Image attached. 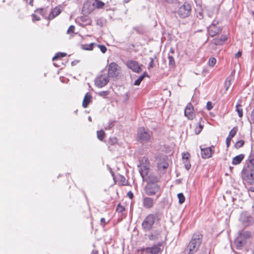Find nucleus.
<instances>
[{"mask_svg":"<svg viewBox=\"0 0 254 254\" xmlns=\"http://www.w3.org/2000/svg\"><path fill=\"white\" fill-rule=\"evenodd\" d=\"M202 235L199 232L194 234L184 251L185 254H194L201 243Z\"/></svg>","mask_w":254,"mask_h":254,"instance_id":"1","label":"nucleus"},{"mask_svg":"<svg viewBox=\"0 0 254 254\" xmlns=\"http://www.w3.org/2000/svg\"><path fill=\"white\" fill-rule=\"evenodd\" d=\"M156 219L159 220L160 218L157 214H149L147 215L143 220L141 227L144 231H149L152 229Z\"/></svg>","mask_w":254,"mask_h":254,"instance_id":"2","label":"nucleus"},{"mask_svg":"<svg viewBox=\"0 0 254 254\" xmlns=\"http://www.w3.org/2000/svg\"><path fill=\"white\" fill-rule=\"evenodd\" d=\"M242 178L250 184L254 183V168L247 164L242 171Z\"/></svg>","mask_w":254,"mask_h":254,"instance_id":"3","label":"nucleus"},{"mask_svg":"<svg viewBox=\"0 0 254 254\" xmlns=\"http://www.w3.org/2000/svg\"><path fill=\"white\" fill-rule=\"evenodd\" d=\"M152 132L144 127H140L137 130V139L141 142H146L151 138Z\"/></svg>","mask_w":254,"mask_h":254,"instance_id":"4","label":"nucleus"},{"mask_svg":"<svg viewBox=\"0 0 254 254\" xmlns=\"http://www.w3.org/2000/svg\"><path fill=\"white\" fill-rule=\"evenodd\" d=\"M121 71L120 66L116 63L112 62L108 65V76L111 77H116L119 75Z\"/></svg>","mask_w":254,"mask_h":254,"instance_id":"5","label":"nucleus"},{"mask_svg":"<svg viewBox=\"0 0 254 254\" xmlns=\"http://www.w3.org/2000/svg\"><path fill=\"white\" fill-rule=\"evenodd\" d=\"M191 11V6L188 2H185L184 4L181 6L178 11V15L181 18H186L189 16Z\"/></svg>","mask_w":254,"mask_h":254,"instance_id":"6","label":"nucleus"},{"mask_svg":"<svg viewBox=\"0 0 254 254\" xmlns=\"http://www.w3.org/2000/svg\"><path fill=\"white\" fill-rule=\"evenodd\" d=\"M205 121L203 118H200L191 126V127L195 134L198 135L201 132L205 126Z\"/></svg>","mask_w":254,"mask_h":254,"instance_id":"7","label":"nucleus"},{"mask_svg":"<svg viewBox=\"0 0 254 254\" xmlns=\"http://www.w3.org/2000/svg\"><path fill=\"white\" fill-rule=\"evenodd\" d=\"M160 186L154 183H148L145 188V193L148 195H154L159 191Z\"/></svg>","mask_w":254,"mask_h":254,"instance_id":"8","label":"nucleus"},{"mask_svg":"<svg viewBox=\"0 0 254 254\" xmlns=\"http://www.w3.org/2000/svg\"><path fill=\"white\" fill-rule=\"evenodd\" d=\"M184 114L189 120H193L196 116L194 108L191 103L187 104L184 111Z\"/></svg>","mask_w":254,"mask_h":254,"instance_id":"9","label":"nucleus"},{"mask_svg":"<svg viewBox=\"0 0 254 254\" xmlns=\"http://www.w3.org/2000/svg\"><path fill=\"white\" fill-rule=\"evenodd\" d=\"M109 76L106 75H101L98 76L95 81L96 86L101 88L105 86L109 82Z\"/></svg>","mask_w":254,"mask_h":254,"instance_id":"10","label":"nucleus"},{"mask_svg":"<svg viewBox=\"0 0 254 254\" xmlns=\"http://www.w3.org/2000/svg\"><path fill=\"white\" fill-rule=\"evenodd\" d=\"M163 248L162 243H159L152 247L147 248L146 251L151 254H160L163 251Z\"/></svg>","mask_w":254,"mask_h":254,"instance_id":"11","label":"nucleus"},{"mask_svg":"<svg viewBox=\"0 0 254 254\" xmlns=\"http://www.w3.org/2000/svg\"><path fill=\"white\" fill-rule=\"evenodd\" d=\"M201 150V156L203 159L209 158L212 156L214 152V146L212 145L209 147L201 148L200 147Z\"/></svg>","mask_w":254,"mask_h":254,"instance_id":"12","label":"nucleus"},{"mask_svg":"<svg viewBox=\"0 0 254 254\" xmlns=\"http://www.w3.org/2000/svg\"><path fill=\"white\" fill-rule=\"evenodd\" d=\"M126 64L129 68L134 72L139 73L141 71V66L136 61L129 60L127 62Z\"/></svg>","mask_w":254,"mask_h":254,"instance_id":"13","label":"nucleus"},{"mask_svg":"<svg viewBox=\"0 0 254 254\" xmlns=\"http://www.w3.org/2000/svg\"><path fill=\"white\" fill-rule=\"evenodd\" d=\"M183 162L185 165V168L189 170L191 167V164L190 162V155L188 152H183L182 154Z\"/></svg>","mask_w":254,"mask_h":254,"instance_id":"14","label":"nucleus"},{"mask_svg":"<svg viewBox=\"0 0 254 254\" xmlns=\"http://www.w3.org/2000/svg\"><path fill=\"white\" fill-rule=\"evenodd\" d=\"M220 31V27L216 24H212L208 27V32L211 37L216 35Z\"/></svg>","mask_w":254,"mask_h":254,"instance_id":"15","label":"nucleus"},{"mask_svg":"<svg viewBox=\"0 0 254 254\" xmlns=\"http://www.w3.org/2000/svg\"><path fill=\"white\" fill-rule=\"evenodd\" d=\"M143 206L146 209H150L153 207L154 204V201L153 198L149 197H145L142 201Z\"/></svg>","mask_w":254,"mask_h":254,"instance_id":"16","label":"nucleus"},{"mask_svg":"<svg viewBox=\"0 0 254 254\" xmlns=\"http://www.w3.org/2000/svg\"><path fill=\"white\" fill-rule=\"evenodd\" d=\"M66 54L65 53L59 52L56 54V55L53 58L52 60L54 62V65L56 67H60L61 65L57 63V61H61V59L65 57Z\"/></svg>","mask_w":254,"mask_h":254,"instance_id":"17","label":"nucleus"},{"mask_svg":"<svg viewBox=\"0 0 254 254\" xmlns=\"http://www.w3.org/2000/svg\"><path fill=\"white\" fill-rule=\"evenodd\" d=\"M61 11L62 10L60 6H56L50 12L48 16V19L49 20L54 19L55 17L58 16L61 13Z\"/></svg>","mask_w":254,"mask_h":254,"instance_id":"18","label":"nucleus"},{"mask_svg":"<svg viewBox=\"0 0 254 254\" xmlns=\"http://www.w3.org/2000/svg\"><path fill=\"white\" fill-rule=\"evenodd\" d=\"M169 166V164L166 159L162 158L160 159L157 164V167L159 170H165Z\"/></svg>","mask_w":254,"mask_h":254,"instance_id":"19","label":"nucleus"},{"mask_svg":"<svg viewBox=\"0 0 254 254\" xmlns=\"http://www.w3.org/2000/svg\"><path fill=\"white\" fill-rule=\"evenodd\" d=\"M92 97L89 93H87L84 96L82 102V106L83 108H87L89 104L92 102Z\"/></svg>","mask_w":254,"mask_h":254,"instance_id":"20","label":"nucleus"},{"mask_svg":"<svg viewBox=\"0 0 254 254\" xmlns=\"http://www.w3.org/2000/svg\"><path fill=\"white\" fill-rule=\"evenodd\" d=\"M161 238V232L158 230L154 231L149 236V239L151 241H156Z\"/></svg>","mask_w":254,"mask_h":254,"instance_id":"21","label":"nucleus"},{"mask_svg":"<svg viewBox=\"0 0 254 254\" xmlns=\"http://www.w3.org/2000/svg\"><path fill=\"white\" fill-rule=\"evenodd\" d=\"M79 19L83 23V26L92 25V21L91 18L87 15L81 16Z\"/></svg>","mask_w":254,"mask_h":254,"instance_id":"22","label":"nucleus"},{"mask_svg":"<svg viewBox=\"0 0 254 254\" xmlns=\"http://www.w3.org/2000/svg\"><path fill=\"white\" fill-rule=\"evenodd\" d=\"M116 183L119 186H125L127 184V181L126 179L122 175H119L117 177L115 181Z\"/></svg>","mask_w":254,"mask_h":254,"instance_id":"23","label":"nucleus"},{"mask_svg":"<svg viewBox=\"0 0 254 254\" xmlns=\"http://www.w3.org/2000/svg\"><path fill=\"white\" fill-rule=\"evenodd\" d=\"M245 155L244 154H239L233 158L232 163L234 165H238L241 163Z\"/></svg>","mask_w":254,"mask_h":254,"instance_id":"24","label":"nucleus"},{"mask_svg":"<svg viewBox=\"0 0 254 254\" xmlns=\"http://www.w3.org/2000/svg\"><path fill=\"white\" fill-rule=\"evenodd\" d=\"M227 40V37L225 36H221L220 38H215L213 39V43L216 45H221L224 44L225 41Z\"/></svg>","mask_w":254,"mask_h":254,"instance_id":"25","label":"nucleus"},{"mask_svg":"<svg viewBox=\"0 0 254 254\" xmlns=\"http://www.w3.org/2000/svg\"><path fill=\"white\" fill-rule=\"evenodd\" d=\"M116 211L119 213H121V215L122 216H126V208L124 205H122L121 203H119L117 205L116 208Z\"/></svg>","mask_w":254,"mask_h":254,"instance_id":"26","label":"nucleus"},{"mask_svg":"<svg viewBox=\"0 0 254 254\" xmlns=\"http://www.w3.org/2000/svg\"><path fill=\"white\" fill-rule=\"evenodd\" d=\"M96 45L95 43H92L90 44H82L81 48L82 50L87 51H91L93 49L94 46Z\"/></svg>","mask_w":254,"mask_h":254,"instance_id":"27","label":"nucleus"},{"mask_svg":"<svg viewBox=\"0 0 254 254\" xmlns=\"http://www.w3.org/2000/svg\"><path fill=\"white\" fill-rule=\"evenodd\" d=\"M242 107L241 101H238L236 105V111L237 112L240 118H242L243 116V112Z\"/></svg>","mask_w":254,"mask_h":254,"instance_id":"28","label":"nucleus"},{"mask_svg":"<svg viewBox=\"0 0 254 254\" xmlns=\"http://www.w3.org/2000/svg\"><path fill=\"white\" fill-rule=\"evenodd\" d=\"M92 5L95 8L100 9L102 8L105 5V3L100 0H94V2L93 3Z\"/></svg>","mask_w":254,"mask_h":254,"instance_id":"29","label":"nucleus"},{"mask_svg":"<svg viewBox=\"0 0 254 254\" xmlns=\"http://www.w3.org/2000/svg\"><path fill=\"white\" fill-rule=\"evenodd\" d=\"M241 236L243 239L247 240L252 237V234L250 231H245L243 232Z\"/></svg>","mask_w":254,"mask_h":254,"instance_id":"30","label":"nucleus"},{"mask_svg":"<svg viewBox=\"0 0 254 254\" xmlns=\"http://www.w3.org/2000/svg\"><path fill=\"white\" fill-rule=\"evenodd\" d=\"M97 135L98 138L102 141L105 136V132L103 130H100L97 131Z\"/></svg>","mask_w":254,"mask_h":254,"instance_id":"31","label":"nucleus"},{"mask_svg":"<svg viewBox=\"0 0 254 254\" xmlns=\"http://www.w3.org/2000/svg\"><path fill=\"white\" fill-rule=\"evenodd\" d=\"M149 168L146 166H141L140 173L141 175L143 177V176L146 175L148 174Z\"/></svg>","mask_w":254,"mask_h":254,"instance_id":"32","label":"nucleus"},{"mask_svg":"<svg viewBox=\"0 0 254 254\" xmlns=\"http://www.w3.org/2000/svg\"><path fill=\"white\" fill-rule=\"evenodd\" d=\"M238 131V127H234L229 132L228 137L230 138H233L237 133Z\"/></svg>","mask_w":254,"mask_h":254,"instance_id":"33","label":"nucleus"},{"mask_svg":"<svg viewBox=\"0 0 254 254\" xmlns=\"http://www.w3.org/2000/svg\"><path fill=\"white\" fill-rule=\"evenodd\" d=\"M178 198L179 199V202L180 204H182L185 201V197L183 193H179L177 195Z\"/></svg>","mask_w":254,"mask_h":254,"instance_id":"34","label":"nucleus"},{"mask_svg":"<svg viewBox=\"0 0 254 254\" xmlns=\"http://www.w3.org/2000/svg\"><path fill=\"white\" fill-rule=\"evenodd\" d=\"M168 59H169V64L170 65L172 66L173 67L175 66V61L174 60V58L173 57L171 56H168Z\"/></svg>","mask_w":254,"mask_h":254,"instance_id":"35","label":"nucleus"},{"mask_svg":"<svg viewBox=\"0 0 254 254\" xmlns=\"http://www.w3.org/2000/svg\"><path fill=\"white\" fill-rule=\"evenodd\" d=\"M216 63V60L214 58H211L208 61V65L210 66L213 67Z\"/></svg>","mask_w":254,"mask_h":254,"instance_id":"36","label":"nucleus"},{"mask_svg":"<svg viewBox=\"0 0 254 254\" xmlns=\"http://www.w3.org/2000/svg\"><path fill=\"white\" fill-rule=\"evenodd\" d=\"M231 84V79L227 78L225 82V87L226 90H227Z\"/></svg>","mask_w":254,"mask_h":254,"instance_id":"37","label":"nucleus"},{"mask_svg":"<svg viewBox=\"0 0 254 254\" xmlns=\"http://www.w3.org/2000/svg\"><path fill=\"white\" fill-rule=\"evenodd\" d=\"M75 26L73 25H70L67 30V34H72L74 33L75 31Z\"/></svg>","mask_w":254,"mask_h":254,"instance_id":"38","label":"nucleus"},{"mask_svg":"<svg viewBox=\"0 0 254 254\" xmlns=\"http://www.w3.org/2000/svg\"><path fill=\"white\" fill-rule=\"evenodd\" d=\"M244 141L243 140H240L237 141L235 144V146L236 148H239L243 146Z\"/></svg>","mask_w":254,"mask_h":254,"instance_id":"39","label":"nucleus"},{"mask_svg":"<svg viewBox=\"0 0 254 254\" xmlns=\"http://www.w3.org/2000/svg\"><path fill=\"white\" fill-rule=\"evenodd\" d=\"M144 76H145L144 75L140 76L139 78L135 81L134 84L135 85H139L141 81L144 79Z\"/></svg>","mask_w":254,"mask_h":254,"instance_id":"40","label":"nucleus"},{"mask_svg":"<svg viewBox=\"0 0 254 254\" xmlns=\"http://www.w3.org/2000/svg\"><path fill=\"white\" fill-rule=\"evenodd\" d=\"M96 46H97L100 49L103 53H105L106 52L107 48L104 45H96Z\"/></svg>","mask_w":254,"mask_h":254,"instance_id":"41","label":"nucleus"},{"mask_svg":"<svg viewBox=\"0 0 254 254\" xmlns=\"http://www.w3.org/2000/svg\"><path fill=\"white\" fill-rule=\"evenodd\" d=\"M159 181V179L158 178L156 177H152L150 179H149V181H150V183H154V182H158Z\"/></svg>","mask_w":254,"mask_h":254,"instance_id":"42","label":"nucleus"},{"mask_svg":"<svg viewBox=\"0 0 254 254\" xmlns=\"http://www.w3.org/2000/svg\"><path fill=\"white\" fill-rule=\"evenodd\" d=\"M247 164L252 166V167L254 168V158L250 159Z\"/></svg>","mask_w":254,"mask_h":254,"instance_id":"43","label":"nucleus"},{"mask_svg":"<svg viewBox=\"0 0 254 254\" xmlns=\"http://www.w3.org/2000/svg\"><path fill=\"white\" fill-rule=\"evenodd\" d=\"M89 6V4H85L84 5L83 11H84L85 13L89 14L91 13V12L92 11V10H86V6Z\"/></svg>","mask_w":254,"mask_h":254,"instance_id":"44","label":"nucleus"},{"mask_svg":"<svg viewBox=\"0 0 254 254\" xmlns=\"http://www.w3.org/2000/svg\"><path fill=\"white\" fill-rule=\"evenodd\" d=\"M154 66V59L152 58H150V62L149 64L148 68L150 69L153 68Z\"/></svg>","mask_w":254,"mask_h":254,"instance_id":"45","label":"nucleus"},{"mask_svg":"<svg viewBox=\"0 0 254 254\" xmlns=\"http://www.w3.org/2000/svg\"><path fill=\"white\" fill-rule=\"evenodd\" d=\"M32 20L33 21H39V20H40V17L38 16V15H37L35 14H32Z\"/></svg>","mask_w":254,"mask_h":254,"instance_id":"46","label":"nucleus"},{"mask_svg":"<svg viewBox=\"0 0 254 254\" xmlns=\"http://www.w3.org/2000/svg\"><path fill=\"white\" fill-rule=\"evenodd\" d=\"M213 106L212 105V103L210 101L207 102V104H206V108H207V110H210L213 108Z\"/></svg>","mask_w":254,"mask_h":254,"instance_id":"47","label":"nucleus"},{"mask_svg":"<svg viewBox=\"0 0 254 254\" xmlns=\"http://www.w3.org/2000/svg\"><path fill=\"white\" fill-rule=\"evenodd\" d=\"M232 138H230L229 137H227L226 139V143L227 145V147L228 148L230 145L231 142Z\"/></svg>","mask_w":254,"mask_h":254,"instance_id":"48","label":"nucleus"},{"mask_svg":"<svg viewBox=\"0 0 254 254\" xmlns=\"http://www.w3.org/2000/svg\"><path fill=\"white\" fill-rule=\"evenodd\" d=\"M24 1H25L27 3H29V4L31 6H33L34 5V0H23Z\"/></svg>","mask_w":254,"mask_h":254,"instance_id":"49","label":"nucleus"},{"mask_svg":"<svg viewBox=\"0 0 254 254\" xmlns=\"http://www.w3.org/2000/svg\"><path fill=\"white\" fill-rule=\"evenodd\" d=\"M127 195L130 199H132L134 196L133 193L131 191L127 192Z\"/></svg>","mask_w":254,"mask_h":254,"instance_id":"50","label":"nucleus"},{"mask_svg":"<svg viewBox=\"0 0 254 254\" xmlns=\"http://www.w3.org/2000/svg\"><path fill=\"white\" fill-rule=\"evenodd\" d=\"M100 222H101V224L102 225V226H104L106 224V220L104 218H102L100 220Z\"/></svg>","mask_w":254,"mask_h":254,"instance_id":"51","label":"nucleus"},{"mask_svg":"<svg viewBox=\"0 0 254 254\" xmlns=\"http://www.w3.org/2000/svg\"><path fill=\"white\" fill-rule=\"evenodd\" d=\"M242 56V52L238 51L235 55L236 58H239Z\"/></svg>","mask_w":254,"mask_h":254,"instance_id":"52","label":"nucleus"},{"mask_svg":"<svg viewBox=\"0 0 254 254\" xmlns=\"http://www.w3.org/2000/svg\"><path fill=\"white\" fill-rule=\"evenodd\" d=\"M36 11H37L41 14L43 11V8H38L36 10Z\"/></svg>","mask_w":254,"mask_h":254,"instance_id":"53","label":"nucleus"},{"mask_svg":"<svg viewBox=\"0 0 254 254\" xmlns=\"http://www.w3.org/2000/svg\"><path fill=\"white\" fill-rule=\"evenodd\" d=\"M91 254H98L97 251H92Z\"/></svg>","mask_w":254,"mask_h":254,"instance_id":"54","label":"nucleus"},{"mask_svg":"<svg viewBox=\"0 0 254 254\" xmlns=\"http://www.w3.org/2000/svg\"><path fill=\"white\" fill-rule=\"evenodd\" d=\"M165 1H167L168 2H172L173 0H165Z\"/></svg>","mask_w":254,"mask_h":254,"instance_id":"55","label":"nucleus"},{"mask_svg":"<svg viewBox=\"0 0 254 254\" xmlns=\"http://www.w3.org/2000/svg\"><path fill=\"white\" fill-rule=\"evenodd\" d=\"M60 61H57V63H58L59 64H60V62H60Z\"/></svg>","mask_w":254,"mask_h":254,"instance_id":"56","label":"nucleus"},{"mask_svg":"<svg viewBox=\"0 0 254 254\" xmlns=\"http://www.w3.org/2000/svg\"><path fill=\"white\" fill-rule=\"evenodd\" d=\"M161 194L159 193L158 195H157V198L159 197L160 196Z\"/></svg>","mask_w":254,"mask_h":254,"instance_id":"57","label":"nucleus"}]
</instances>
